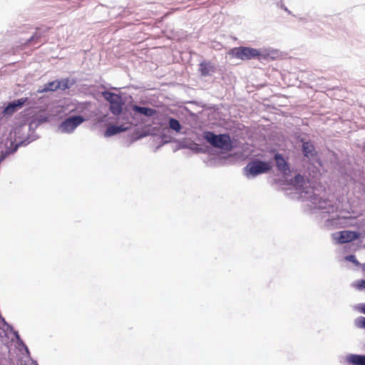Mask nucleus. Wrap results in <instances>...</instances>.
Listing matches in <instances>:
<instances>
[{"label":"nucleus","instance_id":"nucleus-5","mask_svg":"<svg viewBox=\"0 0 365 365\" xmlns=\"http://www.w3.org/2000/svg\"><path fill=\"white\" fill-rule=\"evenodd\" d=\"M272 168L271 163L268 161L254 159L247 164L243 168V172L247 178H255L259 175L269 173Z\"/></svg>","mask_w":365,"mask_h":365},{"label":"nucleus","instance_id":"nucleus-22","mask_svg":"<svg viewBox=\"0 0 365 365\" xmlns=\"http://www.w3.org/2000/svg\"><path fill=\"white\" fill-rule=\"evenodd\" d=\"M190 150L194 151L196 153H204L206 152L205 149L202 148L199 144L191 142Z\"/></svg>","mask_w":365,"mask_h":365},{"label":"nucleus","instance_id":"nucleus-21","mask_svg":"<svg viewBox=\"0 0 365 365\" xmlns=\"http://www.w3.org/2000/svg\"><path fill=\"white\" fill-rule=\"evenodd\" d=\"M49 117L50 116L48 114L43 112L35 115L33 118L36 120L38 123H39V124L41 125L43 123L47 122L49 119Z\"/></svg>","mask_w":365,"mask_h":365},{"label":"nucleus","instance_id":"nucleus-1","mask_svg":"<svg viewBox=\"0 0 365 365\" xmlns=\"http://www.w3.org/2000/svg\"><path fill=\"white\" fill-rule=\"evenodd\" d=\"M317 179L307 180L298 173L290 180V187L287 191V195L291 199L301 200L303 203L304 212L309 215H317L319 211V189L315 186Z\"/></svg>","mask_w":365,"mask_h":365},{"label":"nucleus","instance_id":"nucleus-30","mask_svg":"<svg viewBox=\"0 0 365 365\" xmlns=\"http://www.w3.org/2000/svg\"><path fill=\"white\" fill-rule=\"evenodd\" d=\"M26 125H22V126H20L19 128H18L15 132V134L17 135L19 133H20L21 131L24 130L26 128Z\"/></svg>","mask_w":365,"mask_h":365},{"label":"nucleus","instance_id":"nucleus-34","mask_svg":"<svg viewBox=\"0 0 365 365\" xmlns=\"http://www.w3.org/2000/svg\"><path fill=\"white\" fill-rule=\"evenodd\" d=\"M324 208H326V207H323V206L321 205V207H320L321 210H323Z\"/></svg>","mask_w":365,"mask_h":365},{"label":"nucleus","instance_id":"nucleus-35","mask_svg":"<svg viewBox=\"0 0 365 365\" xmlns=\"http://www.w3.org/2000/svg\"><path fill=\"white\" fill-rule=\"evenodd\" d=\"M284 10H285L286 11H287V12L290 13V11L287 9V8H286V7H285V8H284Z\"/></svg>","mask_w":365,"mask_h":365},{"label":"nucleus","instance_id":"nucleus-29","mask_svg":"<svg viewBox=\"0 0 365 365\" xmlns=\"http://www.w3.org/2000/svg\"><path fill=\"white\" fill-rule=\"evenodd\" d=\"M190 144H191V142L190 143H181L180 147L181 148L190 149V148H191Z\"/></svg>","mask_w":365,"mask_h":365},{"label":"nucleus","instance_id":"nucleus-26","mask_svg":"<svg viewBox=\"0 0 365 365\" xmlns=\"http://www.w3.org/2000/svg\"><path fill=\"white\" fill-rule=\"evenodd\" d=\"M0 329H3V331L5 332L6 335L7 331H10V332L13 333L14 331H15L14 329V327L9 323H7V324H5L4 327H1L0 325Z\"/></svg>","mask_w":365,"mask_h":365},{"label":"nucleus","instance_id":"nucleus-6","mask_svg":"<svg viewBox=\"0 0 365 365\" xmlns=\"http://www.w3.org/2000/svg\"><path fill=\"white\" fill-rule=\"evenodd\" d=\"M36 93H29V96L20 98L9 102L4 108L3 113L11 115L24 106H34L36 104Z\"/></svg>","mask_w":365,"mask_h":365},{"label":"nucleus","instance_id":"nucleus-28","mask_svg":"<svg viewBox=\"0 0 365 365\" xmlns=\"http://www.w3.org/2000/svg\"><path fill=\"white\" fill-rule=\"evenodd\" d=\"M356 287L359 290L365 289V279L357 281Z\"/></svg>","mask_w":365,"mask_h":365},{"label":"nucleus","instance_id":"nucleus-13","mask_svg":"<svg viewBox=\"0 0 365 365\" xmlns=\"http://www.w3.org/2000/svg\"><path fill=\"white\" fill-rule=\"evenodd\" d=\"M274 160L277 170L284 173L287 174L289 171V166L287 162L285 160L282 154L277 153L274 154Z\"/></svg>","mask_w":365,"mask_h":365},{"label":"nucleus","instance_id":"nucleus-11","mask_svg":"<svg viewBox=\"0 0 365 365\" xmlns=\"http://www.w3.org/2000/svg\"><path fill=\"white\" fill-rule=\"evenodd\" d=\"M35 140H36V135H29L25 139L19 141L17 143H15L12 142L11 143L10 146L9 148H7L6 149V150L8 152V153L10 155L14 153L15 152H16L20 146L27 145L28 144H29L30 143L34 141Z\"/></svg>","mask_w":365,"mask_h":365},{"label":"nucleus","instance_id":"nucleus-18","mask_svg":"<svg viewBox=\"0 0 365 365\" xmlns=\"http://www.w3.org/2000/svg\"><path fill=\"white\" fill-rule=\"evenodd\" d=\"M41 37V33L39 30H37L31 37L26 39L25 45L35 46L39 41Z\"/></svg>","mask_w":365,"mask_h":365},{"label":"nucleus","instance_id":"nucleus-12","mask_svg":"<svg viewBox=\"0 0 365 365\" xmlns=\"http://www.w3.org/2000/svg\"><path fill=\"white\" fill-rule=\"evenodd\" d=\"M58 87L59 83H58V80H56L46 83L43 87H39L36 91L31 92V93H36V99L41 100V97H38V94L48 91H56L58 89Z\"/></svg>","mask_w":365,"mask_h":365},{"label":"nucleus","instance_id":"nucleus-4","mask_svg":"<svg viewBox=\"0 0 365 365\" xmlns=\"http://www.w3.org/2000/svg\"><path fill=\"white\" fill-rule=\"evenodd\" d=\"M202 138L212 148L220 150L222 153H228L236 148L235 140L227 133L216 134L210 130L203 131Z\"/></svg>","mask_w":365,"mask_h":365},{"label":"nucleus","instance_id":"nucleus-27","mask_svg":"<svg viewBox=\"0 0 365 365\" xmlns=\"http://www.w3.org/2000/svg\"><path fill=\"white\" fill-rule=\"evenodd\" d=\"M345 259L346 261H349V262H351L352 263H354V264L356 265H359V261L356 259L355 255H348V256H346L345 257Z\"/></svg>","mask_w":365,"mask_h":365},{"label":"nucleus","instance_id":"nucleus-15","mask_svg":"<svg viewBox=\"0 0 365 365\" xmlns=\"http://www.w3.org/2000/svg\"><path fill=\"white\" fill-rule=\"evenodd\" d=\"M346 361L352 365H365V355L350 354Z\"/></svg>","mask_w":365,"mask_h":365},{"label":"nucleus","instance_id":"nucleus-3","mask_svg":"<svg viewBox=\"0 0 365 365\" xmlns=\"http://www.w3.org/2000/svg\"><path fill=\"white\" fill-rule=\"evenodd\" d=\"M228 54L241 61H250L252 59L262 61L266 60L271 56V51L265 48H255L241 46L231 48Z\"/></svg>","mask_w":365,"mask_h":365},{"label":"nucleus","instance_id":"nucleus-20","mask_svg":"<svg viewBox=\"0 0 365 365\" xmlns=\"http://www.w3.org/2000/svg\"><path fill=\"white\" fill-rule=\"evenodd\" d=\"M39 123H38L36 120H34V118L31 120V122L29 123V125H28V128H27V130L29 131V134L27 136L29 135H36V139L38 138V136L36 134H35L34 133V130L39 125Z\"/></svg>","mask_w":365,"mask_h":365},{"label":"nucleus","instance_id":"nucleus-24","mask_svg":"<svg viewBox=\"0 0 365 365\" xmlns=\"http://www.w3.org/2000/svg\"><path fill=\"white\" fill-rule=\"evenodd\" d=\"M18 349H19L20 351L22 352L23 354H26V356H30V351H29V349L28 348V346H26V344L23 341V344H19L17 346Z\"/></svg>","mask_w":365,"mask_h":365},{"label":"nucleus","instance_id":"nucleus-31","mask_svg":"<svg viewBox=\"0 0 365 365\" xmlns=\"http://www.w3.org/2000/svg\"><path fill=\"white\" fill-rule=\"evenodd\" d=\"M360 326L365 328V317H361L359 321Z\"/></svg>","mask_w":365,"mask_h":365},{"label":"nucleus","instance_id":"nucleus-25","mask_svg":"<svg viewBox=\"0 0 365 365\" xmlns=\"http://www.w3.org/2000/svg\"><path fill=\"white\" fill-rule=\"evenodd\" d=\"M12 334L14 336V340L16 341V346H18L19 344H23L24 341L21 339L19 332L15 330Z\"/></svg>","mask_w":365,"mask_h":365},{"label":"nucleus","instance_id":"nucleus-8","mask_svg":"<svg viewBox=\"0 0 365 365\" xmlns=\"http://www.w3.org/2000/svg\"><path fill=\"white\" fill-rule=\"evenodd\" d=\"M120 124H113L108 126L104 131L103 135L106 138H109L120 133L125 132L130 129L132 125H136L138 123H130L125 121H117Z\"/></svg>","mask_w":365,"mask_h":365},{"label":"nucleus","instance_id":"nucleus-32","mask_svg":"<svg viewBox=\"0 0 365 365\" xmlns=\"http://www.w3.org/2000/svg\"><path fill=\"white\" fill-rule=\"evenodd\" d=\"M0 322L2 324L1 327H4L5 324H7L8 323L2 316L0 317Z\"/></svg>","mask_w":365,"mask_h":365},{"label":"nucleus","instance_id":"nucleus-7","mask_svg":"<svg viewBox=\"0 0 365 365\" xmlns=\"http://www.w3.org/2000/svg\"><path fill=\"white\" fill-rule=\"evenodd\" d=\"M84 121H86V118L81 115H71L60 123L58 128L63 133H71Z\"/></svg>","mask_w":365,"mask_h":365},{"label":"nucleus","instance_id":"nucleus-23","mask_svg":"<svg viewBox=\"0 0 365 365\" xmlns=\"http://www.w3.org/2000/svg\"><path fill=\"white\" fill-rule=\"evenodd\" d=\"M160 138L161 139L162 145L169 143L173 141V137L165 133V130H163L161 133Z\"/></svg>","mask_w":365,"mask_h":365},{"label":"nucleus","instance_id":"nucleus-33","mask_svg":"<svg viewBox=\"0 0 365 365\" xmlns=\"http://www.w3.org/2000/svg\"><path fill=\"white\" fill-rule=\"evenodd\" d=\"M361 311L365 314V304L361 307Z\"/></svg>","mask_w":365,"mask_h":365},{"label":"nucleus","instance_id":"nucleus-16","mask_svg":"<svg viewBox=\"0 0 365 365\" xmlns=\"http://www.w3.org/2000/svg\"><path fill=\"white\" fill-rule=\"evenodd\" d=\"M168 125L170 129L175 131V133H181L182 127L178 119L173 117H169L168 118Z\"/></svg>","mask_w":365,"mask_h":365},{"label":"nucleus","instance_id":"nucleus-2","mask_svg":"<svg viewBox=\"0 0 365 365\" xmlns=\"http://www.w3.org/2000/svg\"><path fill=\"white\" fill-rule=\"evenodd\" d=\"M102 96L109 104V110L115 116L116 121H125L130 123H138L136 117L134 116L130 107L125 106L120 94L109 91H103Z\"/></svg>","mask_w":365,"mask_h":365},{"label":"nucleus","instance_id":"nucleus-19","mask_svg":"<svg viewBox=\"0 0 365 365\" xmlns=\"http://www.w3.org/2000/svg\"><path fill=\"white\" fill-rule=\"evenodd\" d=\"M58 83H59L58 89L64 91L70 88L74 84V81L69 78H64L58 80Z\"/></svg>","mask_w":365,"mask_h":365},{"label":"nucleus","instance_id":"nucleus-10","mask_svg":"<svg viewBox=\"0 0 365 365\" xmlns=\"http://www.w3.org/2000/svg\"><path fill=\"white\" fill-rule=\"evenodd\" d=\"M130 110L133 111V114L135 117L136 114H140L145 117H153L156 114V110L153 108L147 106H140L136 104L130 106Z\"/></svg>","mask_w":365,"mask_h":365},{"label":"nucleus","instance_id":"nucleus-9","mask_svg":"<svg viewBox=\"0 0 365 365\" xmlns=\"http://www.w3.org/2000/svg\"><path fill=\"white\" fill-rule=\"evenodd\" d=\"M335 237L341 244L352 242L359 237V233L354 231L344 230L335 234Z\"/></svg>","mask_w":365,"mask_h":365},{"label":"nucleus","instance_id":"nucleus-14","mask_svg":"<svg viewBox=\"0 0 365 365\" xmlns=\"http://www.w3.org/2000/svg\"><path fill=\"white\" fill-rule=\"evenodd\" d=\"M215 71V66L210 61H203L199 64V71L202 76H210Z\"/></svg>","mask_w":365,"mask_h":365},{"label":"nucleus","instance_id":"nucleus-17","mask_svg":"<svg viewBox=\"0 0 365 365\" xmlns=\"http://www.w3.org/2000/svg\"><path fill=\"white\" fill-rule=\"evenodd\" d=\"M302 150L304 155L307 158L313 157L314 155V145L309 142H303Z\"/></svg>","mask_w":365,"mask_h":365}]
</instances>
